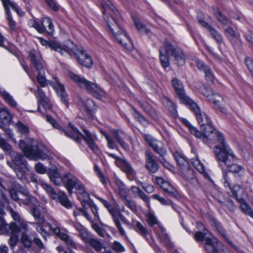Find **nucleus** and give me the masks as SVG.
Wrapping results in <instances>:
<instances>
[{"label":"nucleus","mask_w":253,"mask_h":253,"mask_svg":"<svg viewBox=\"0 0 253 253\" xmlns=\"http://www.w3.org/2000/svg\"><path fill=\"white\" fill-rule=\"evenodd\" d=\"M55 89L61 101L65 104L67 107L68 108L69 106L68 95L66 92L64 85L57 83V85Z\"/></svg>","instance_id":"22"},{"label":"nucleus","mask_w":253,"mask_h":253,"mask_svg":"<svg viewBox=\"0 0 253 253\" xmlns=\"http://www.w3.org/2000/svg\"><path fill=\"white\" fill-rule=\"evenodd\" d=\"M16 126L19 131L21 133H28L29 132V129L28 126L19 121L16 123Z\"/></svg>","instance_id":"53"},{"label":"nucleus","mask_w":253,"mask_h":253,"mask_svg":"<svg viewBox=\"0 0 253 253\" xmlns=\"http://www.w3.org/2000/svg\"><path fill=\"white\" fill-rule=\"evenodd\" d=\"M228 188L231 190L232 196L235 198L238 202L239 201L240 199H244L241 197V195L244 193V189L241 185L238 184L236 185L233 182V185Z\"/></svg>","instance_id":"26"},{"label":"nucleus","mask_w":253,"mask_h":253,"mask_svg":"<svg viewBox=\"0 0 253 253\" xmlns=\"http://www.w3.org/2000/svg\"><path fill=\"white\" fill-rule=\"evenodd\" d=\"M48 6L54 11H57L59 7L55 0H45Z\"/></svg>","instance_id":"60"},{"label":"nucleus","mask_w":253,"mask_h":253,"mask_svg":"<svg viewBox=\"0 0 253 253\" xmlns=\"http://www.w3.org/2000/svg\"><path fill=\"white\" fill-rule=\"evenodd\" d=\"M150 147L160 157H165L167 154V151L161 141L157 140L154 143L151 144Z\"/></svg>","instance_id":"23"},{"label":"nucleus","mask_w":253,"mask_h":253,"mask_svg":"<svg viewBox=\"0 0 253 253\" xmlns=\"http://www.w3.org/2000/svg\"><path fill=\"white\" fill-rule=\"evenodd\" d=\"M62 181L64 183V185L70 195L73 193V189L74 188L78 191L83 189V185L81 182L76 177H72L70 173H66L62 177Z\"/></svg>","instance_id":"10"},{"label":"nucleus","mask_w":253,"mask_h":253,"mask_svg":"<svg viewBox=\"0 0 253 253\" xmlns=\"http://www.w3.org/2000/svg\"><path fill=\"white\" fill-rule=\"evenodd\" d=\"M80 237L84 241L85 243L90 238H89L88 233H87L86 229L84 227L79 232Z\"/></svg>","instance_id":"63"},{"label":"nucleus","mask_w":253,"mask_h":253,"mask_svg":"<svg viewBox=\"0 0 253 253\" xmlns=\"http://www.w3.org/2000/svg\"><path fill=\"white\" fill-rule=\"evenodd\" d=\"M138 104L142 109L143 111L152 119L155 121L158 119L157 112L150 104L146 101L141 100L138 101Z\"/></svg>","instance_id":"16"},{"label":"nucleus","mask_w":253,"mask_h":253,"mask_svg":"<svg viewBox=\"0 0 253 253\" xmlns=\"http://www.w3.org/2000/svg\"><path fill=\"white\" fill-rule=\"evenodd\" d=\"M214 155L220 167L223 165L227 167L226 169L222 170L225 187H230L233 185V177L238 181L243 179L245 169L243 166L233 163L236 157L229 145H224L222 148L216 147Z\"/></svg>","instance_id":"1"},{"label":"nucleus","mask_w":253,"mask_h":253,"mask_svg":"<svg viewBox=\"0 0 253 253\" xmlns=\"http://www.w3.org/2000/svg\"><path fill=\"white\" fill-rule=\"evenodd\" d=\"M123 202L124 204L133 211H137V207L133 201L127 199L126 195L124 197Z\"/></svg>","instance_id":"46"},{"label":"nucleus","mask_w":253,"mask_h":253,"mask_svg":"<svg viewBox=\"0 0 253 253\" xmlns=\"http://www.w3.org/2000/svg\"><path fill=\"white\" fill-rule=\"evenodd\" d=\"M36 171L39 173L43 174L46 172V168L42 163L39 162L35 165Z\"/></svg>","instance_id":"64"},{"label":"nucleus","mask_w":253,"mask_h":253,"mask_svg":"<svg viewBox=\"0 0 253 253\" xmlns=\"http://www.w3.org/2000/svg\"><path fill=\"white\" fill-rule=\"evenodd\" d=\"M69 127L72 129V131L76 133L77 134L81 136L82 138L84 140L88 147L94 153H98L99 152V149L97 144L94 142L93 134L87 129L84 128L83 131L84 135L82 133L80 130L75 127L72 123H69Z\"/></svg>","instance_id":"9"},{"label":"nucleus","mask_w":253,"mask_h":253,"mask_svg":"<svg viewBox=\"0 0 253 253\" xmlns=\"http://www.w3.org/2000/svg\"><path fill=\"white\" fill-rule=\"evenodd\" d=\"M46 121L49 123L55 128L60 129L59 125L56 122V120L53 119L51 115H47L46 116Z\"/></svg>","instance_id":"62"},{"label":"nucleus","mask_w":253,"mask_h":253,"mask_svg":"<svg viewBox=\"0 0 253 253\" xmlns=\"http://www.w3.org/2000/svg\"><path fill=\"white\" fill-rule=\"evenodd\" d=\"M28 56L31 65L37 72L44 70V62L38 51L32 49L29 51Z\"/></svg>","instance_id":"13"},{"label":"nucleus","mask_w":253,"mask_h":253,"mask_svg":"<svg viewBox=\"0 0 253 253\" xmlns=\"http://www.w3.org/2000/svg\"><path fill=\"white\" fill-rule=\"evenodd\" d=\"M81 204L84 208H85V205H87L90 208L92 212L94 214L95 217L97 218V220L99 221H100L99 215L98 213V208L92 200H89V201L86 200H83L81 202Z\"/></svg>","instance_id":"33"},{"label":"nucleus","mask_w":253,"mask_h":253,"mask_svg":"<svg viewBox=\"0 0 253 253\" xmlns=\"http://www.w3.org/2000/svg\"><path fill=\"white\" fill-rule=\"evenodd\" d=\"M212 38L219 43H222L223 38L221 35L213 28L210 32Z\"/></svg>","instance_id":"50"},{"label":"nucleus","mask_w":253,"mask_h":253,"mask_svg":"<svg viewBox=\"0 0 253 253\" xmlns=\"http://www.w3.org/2000/svg\"><path fill=\"white\" fill-rule=\"evenodd\" d=\"M57 198L61 204L66 208H71L72 206L71 202L69 201L65 193L59 192L57 194Z\"/></svg>","instance_id":"32"},{"label":"nucleus","mask_w":253,"mask_h":253,"mask_svg":"<svg viewBox=\"0 0 253 253\" xmlns=\"http://www.w3.org/2000/svg\"><path fill=\"white\" fill-rule=\"evenodd\" d=\"M8 192L11 198L15 202L19 203L21 201V199H20L18 196V189L11 188L8 190Z\"/></svg>","instance_id":"52"},{"label":"nucleus","mask_w":253,"mask_h":253,"mask_svg":"<svg viewBox=\"0 0 253 253\" xmlns=\"http://www.w3.org/2000/svg\"><path fill=\"white\" fill-rule=\"evenodd\" d=\"M152 198L158 200L163 205H172L173 202L171 200H167L164 198L161 197L158 194H154Z\"/></svg>","instance_id":"51"},{"label":"nucleus","mask_w":253,"mask_h":253,"mask_svg":"<svg viewBox=\"0 0 253 253\" xmlns=\"http://www.w3.org/2000/svg\"><path fill=\"white\" fill-rule=\"evenodd\" d=\"M196 87L199 90V91L203 95L209 98L213 93V90L211 88L208 87L205 84L201 82L196 83Z\"/></svg>","instance_id":"31"},{"label":"nucleus","mask_w":253,"mask_h":253,"mask_svg":"<svg viewBox=\"0 0 253 253\" xmlns=\"http://www.w3.org/2000/svg\"><path fill=\"white\" fill-rule=\"evenodd\" d=\"M168 188H165L164 185L162 186V188L163 190L167 192L170 197L174 198L176 200H179L181 198V196L178 193L177 190L172 186L170 183L169 185H167Z\"/></svg>","instance_id":"34"},{"label":"nucleus","mask_w":253,"mask_h":253,"mask_svg":"<svg viewBox=\"0 0 253 253\" xmlns=\"http://www.w3.org/2000/svg\"><path fill=\"white\" fill-rule=\"evenodd\" d=\"M212 9L214 15L220 24L224 26H229L232 24V21L223 14L218 7L213 6Z\"/></svg>","instance_id":"18"},{"label":"nucleus","mask_w":253,"mask_h":253,"mask_svg":"<svg viewBox=\"0 0 253 253\" xmlns=\"http://www.w3.org/2000/svg\"><path fill=\"white\" fill-rule=\"evenodd\" d=\"M113 136L116 140L120 144L121 147L126 150H129V145L123 140L119 134L118 130H114L112 131Z\"/></svg>","instance_id":"37"},{"label":"nucleus","mask_w":253,"mask_h":253,"mask_svg":"<svg viewBox=\"0 0 253 253\" xmlns=\"http://www.w3.org/2000/svg\"><path fill=\"white\" fill-rule=\"evenodd\" d=\"M132 110L133 111V113H132V115L137 121L141 124H143L144 123H146L148 124V121L147 119L143 115H142L140 112L138 111L134 107L132 106Z\"/></svg>","instance_id":"39"},{"label":"nucleus","mask_w":253,"mask_h":253,"mask_svg":"<svg viewBox=\"0 0 253 253\" xmlns=\"http://www.w3.org/2000/svg\"><path fill=\"white\" fill-rule=\"evenodd\" d=\"M68 76L80 88L85 89L88 93L97 97L103 96L104 94L103 90L99 87L96 84L90 82L72 72H69Z\"/></svg>","instance_id":"6"},{"label":"nucleus","mask_w":253,"mask_h":253,"mask_svg":"<svg viewBox=\"0 0 253 253\" xmlns=\"http://www.w3.org/2000/svg\"><path fill=\"white\" fill-rule=\"evenodd\" d=\"M164 47L165 49V53L167 55H170L178 47L173 45L171 42L168 39L165 40Z\"/></svg>","instance_id":"40"},{"label":"nucleus","mask_w":253,"mask_h":253,"mask_svg":"<svg viewBox=\"0 0 253 253\" xmlns=\"http://www.w3.org/2000/svg\"><path fill=\"white\" fill-rule=\"evenodd\" d=\"M106 208L108 210L109 213L111 215L112 217L113 220V221L114 222L115 225L116 226L121 235L122 236H125V235H126L125 231L124 230V229L123 228V227H122L121 224L119 222V221H118V219H117V218L116 217V211H115V208L110 204H109L108 205H107Z\"/></svg>","instance_id":"21"},{"label":"nucleus","mask_w":253,"mask_h":253,"mask_svg":"<svg viewBox=\"0 0 253 253\" xmlns=\"http://www.w3.org/2000/svg\"><path fill=\"white\" fill-rule=\"evenodd\" d=\"M8 224H7L4 218L0 216V234H6L7 232V228Z\"/></svg>","instance_id":"55"},{"label":"nucleus","mask_w":253,"mask_h":253,"mask_svg":"<svg viewBox=\"0 0 253 253\" xmlns=\"http://www.w3.org/2000/svg\"><path fill=\"white\" fill-rule=\"evenodd\" d=\"M160 52V60L161 64L162 67L166 69L169 66V55H167L166 53L164 54L161 49H159Z\"/></svg>","instance_id":"41"},{"label":"nucleus","mask_w":253,"mask_h":253,"mask_svg":"<svg viewBox=\"0 0 253 253\" xmlns=\"http://www.w3.org/2000/svg\"><path fill=\"white\" fill-rule=\"evenodd\" d=\"M19 242V237L17 235H11L9 240L8 244L12 250L17 245Z\"/></svg>","instance_id":"57"},{"label":"nucleus","mask_w":253,"mask_h":253,"mask_svg":"<svg viewBox=\"0 0 253 253\" xmlns=\"http://www.w3.org/2000/svg\"><path fill=\"white\" fill-rule=\"evenodd\" d=\"M238 202L240 204V208L243 212L252 217L253 215V210L246 202V200L244 199H240Z\"/></svg>","instance_id":"36"},{"label":"nucleus","mask_w":253,"mask_h":253,"mask_svg":"<svg viewBox=\"0 0 253 253\" xmlns=\"http://www.w3.org/2000/svg\"><path fill=\"white\" fill-rule=\"evenodd\" d=\"M224 30V33L226 37L230 42L234 48L236 49L239 41V34H237L235 31L230 25Z\"/></svg>","instance_id":"15"},{"label":"nucleus","mask_w":253,"mask_h":253,"mask_svg":"<svg viewBox=\"0 0 253 253\" xmlns=\"http://www.w3.org/2000/svg\"><path fill=\"white\" fill-rule=\"evenodd\" d=\"M205 129L201 128L200 131L197 129V133L195 136L203 141L207 145L211 146L213 143L217 142L213 148V153L215 154V148L218 146L221 148L223 146L228 145L223 134L216 130L212 126V123L204 126Z\"/></svg>","instance_id":"4"},{"label":"nucleus","mask_w":253,"mask_h":253,"mask_svg":"<svg viewBox=\"0 0 253 253\" xmlns=\"http://www.w3.org/2000/svg\"><path fill=\"white\" fill-rule=\"evenodd\" d=\"M86 243L92 247L96 252H100L102 249V244L96 239L90 238Z\"/></svg>","instance_id":"42"},{"label":"nucleus","mask_w":253,"mask_h":253,"mask_svg":"<svg viewBox=\"0 0 253 253\" xmlns=\"http://www.w3.org/2000/svg\"><path fill=\"white\" fill-rule=\"evenodd\" d=\"M173 157L180 168L183 177L185 179L191 178L193 175V169L186 157L178 152H175L173 154Z\"/></svg>","instance_id":"8"},{"label":"nucleus","mask_w":253,"mask_h":253,"mask_svg":"<svg viewBox=\"0 0 253 253\" xmlns=\"http://www.w3.org/2000/svg\"><path fill=\"white\" fill-rule=\"evenodd\" d=\"M47 174L50 180L55 185H59L60 184L62 177H60V174L57 169H49L47 171Z\"/></svg>","instance_id":"29"},{"label":"nucleus","mask_w":253,"mask_h":253,"mask_svg":"<svg viewBox=\"0 0 253 253\" xmlns=\"http://www.w3.org/2000/svg\"><path fill=\"white\" fill-rule=\"evenodd\" d=\"M145 168L150 172L155 173L159 169L160 166L151 151L145 152Z\"/></svg>","instance_id":"14"},{"label":"nucleus","mask_w":253,"mask_h":253,"mask_svg":"<svg viewBox=\"0 0 253 253\" xmlns=\"http://www.w3.org/2000/svg\"><path fill=\"white\" fill-rule=\"evenodd\" d=\"M146 217L147 222L151 227H153L154 225L158 224V220L152 213H148Z\"/></svg>","instance_id":"56"},{"label":"nucleus","mask_w":253,"mask_h":253,"mask_svg":"<svg viewBox=\"0 0 253 253\" xmlns=\"http://www.w3.org/2000/svg\"><path fill=\"white\" fill-rule=\"evenodd\" d=\"M42 188L46 190V192L49 195L51 198L55 200L57 198V193L49 185L46 183H43L42 185Z\"/></svg>","instance_id":"44"},{"label":"nucleus","mask_w":253,"mask_h":253,"mask_svg":"<svg viewBox=\"0 0 253 253\" xmlns=\"http://www.w3.org/2000/svg\"><path fill=\"white\" fill-rule=\"evenodd\" d=\"M136 225V231L142 236H145L148 234L146 228H145L140 222H137Z\"/></svg>","instance_id":"59"},{"label":"nucleus","mask_w":253,"mask_h":253,"mask_svg":"<svg viewBox=\"0 0 253 253\" xmlns=\"http://www.w3.org/2000/svg\"><path fill=\"white\" fill-rule=\"evenodd\" d=\"M38 96L39 98V100H38V111L40 112L41 111L40 105H42L45 109L48 108L49 107V105L48 102V99L46 97L44 92L41 88H38Z\"/></svg>","instance_id":"25"},{"label":"nucleus","mask_w":253,"mask_h":253,"mask_svg":"<svg viewBox=\"0 0 253 253\" xmlns=\"http://www.w3.org/2000/svg\"><path fill=\"white\" fill-rule=\"evenodd\" d=\"M60 129L62 132H64L65 133L67 136L72 138L78 143H80L81 139L77 135L76 133L64 128H61Z\"/></svg>","instance_id":"45"},{"label":"nucleus","mask_w":253,"mask_h":253,"mask_svg":"<svg viewBox=\"0 0 253 253\" xmlns=\"http://www.w3.org/2000/svg\"><path fill=\"white\" fill-rule=\"evenodd\" d=\"M171 84L182 103L187 106L193 101L189 96L186 95L183 84L180 80L176 78H173L171 81Z\"/></svg>","instance_id":"12"},{"label":"nucleus","mask_w":253,"mask_h":253,"mask_svg":"<svg viewBox=\"0 0 253 253\" xmlns=\"http://www.w3.org/2000/svg\"><path fill=\"white\" fill-rule=\"evenodd\" d=\"M136 28L142 34H147L150 32L149 29H147L146 25L142 24L139 21H135Z\"/></svg>","instance_id":"48"},{"label":"nucleus","mask_w":253,"mask_h":253,"mask_svg":"<svg viewBox=\"0 0 253 253\" xmlns=\"http://www.w3.org/2000/svg\"><path fill=\"white\" fill-rule=\"evenodd\" d=\"M169 55L174 57V60L177 62V64L178 66H182L185 64V55L183 50L180 47H177V49Z\"/></svg>","instance_id":"24"},{"label":"nucleus","mask_w":253,"mask_h":253,"mask_svg":"<svg viewBox=\"0 0 253 253\" xmlns=\"http://www.w3.org/2000/svg\"><path fill=\"white\" fill-rule=\"evenodd\" d=\"M195 63L198 70L201 71H203L204 73L210 68L209 66L206 65L200 59H196L195 60Z\"/></svg>","instance_id":"49"},{"label":"nucleus","mask_w":253,"mask_h":253,"mask_svg":"<svg viewBox=\"0 0 253 253\" xmlns=\"http://www.w3.org/2000/svg\"><path fill=\"white\" fill-rule=\"evenodd\" d=\"M20 241L25 248L29 249L32 246V240L30 238L28 235L25 233H22Z\"/></svg>","instance_id":"43"},{"label":"nucleus","mask_w":253,"mask_h":253,"mask_svg":"<svg viewBox=\"0 0 253 253\" xmlns=\"http://www.w3.org/2000/svg\"><path fill=\"white\" fill-rule=\"evenodd\" d=\"M37 81L41 87H44L47 85L46 80L44 76V71H38Z\"/></svg>","instance_id":"47"},{"label":"nucleus","mask_w":253,"mask_h":253,"mask_svg":"<svg viewBox=\"0 0 253 253\" xmlns=\"http://www.w3.org/2000/svg\"><path fill=\"white\" fill-rule=\"evenodd\" d=\"M132 194L135 196H137L142 199L147 204L149 205L150 203V198L148 197L139 187L132 186L131 187Z\"/></svg>","instance_id":"27"},{"label":"nucleus","mask_w":253,"mask_h":253,"mask_svg":"<svg viewBox=\"0 0 253 253\" xmlns=\"http://www.w3.org/2000/svg\"><path fill=\"white\" fill-rule=\"evenodd\" d=\"M208 230L204 227L203 231H197L194 234V238L198 242L205 241V249L208 253H219L218 250V240L206 237Z\"/></svg>","instance_id":"7"},{"label":"nucleus","mask_w":253,"mask_h":253,"mask_svg":"<svg viewBox=\"0 0 253 253\" xmlns=\"http://www.w3.org/2000/svg\"><path fill=\"white\" fill-rule=\"evenodd\" d=\"M211 221L212 224L216 228V230L218 232V233L222 236V237L226 241H228L229 238L227 236L225 230H224L220 222H218L215 218H212L211 219Z\"/></svg>","instance_id":"38"},{"label":"nucleus","mask_w":253,"mask_h":253,"mask_svg":"<svg viewBox=\"0 0 253 253\" xmlns=\"http://www.w3.org/2000/svg\"><path fill=\"white\" fill-rule=\"evenodd\" d=\"M27 227L28 225L23 222L20 223V226H19L16 223L12 222L8 224L7 228V232L6 234L17 235L20 232L21 229L27 230Z\"/></svg>","instance_id":"20"},{"label":"nucleus","mask_w":253,"mask_h":253,"mask_svg":"<svg viewBox=\"0 0 253 253\" xmlns=\"http://www.w3.org/2000/svg\"><path fill=\"white\" fill-rule=\"evenodd\" d=\"M107 10L111 12L110 19L107 21L109 29L118 42L126 47V41L130 42V40L121 26L120 13L114 5L108 7Z\"/></svg>","instance_id":"5"},{"label":"nucleus","mask_w":253,"mask_h":253,"mask_svg":"<svg viewBox=\"0 0 253 253\" xmlns=\"http://www.w3.org/2000/svg\"><path fill=\"white\" fill-rule=\"evenodd\" d=\"M0 148L6 152H9L11 150V146L2 138L0 139Z\"/></svg>","instance_id":"58"},{"label":"nucleus","mask_w":253,"mask_h":253,"mask_svg":"<svg viewBox=\"0 0 253 253\" xmlns=\"http://www.w3.org/2000/svg\"><path fill=\"white\" fill-rule=\"evenodd\" d=\"M83 109L86 113L88 118L90 119H93V115L96 110L95 105L93 101L92 100H87L83 102Z\"/></svg>","instance_id":"19"},{"label":"nucleus","mask_w":253,"mask_h":253,"mask_svg":"<svg viewBox=\"0 0 253 253\" xmlns=\"http://www.w3.org/2000/svg\"><path fill=\"white\" fill-rule=\"evenodd\" d=\"M62 239L65 242L66 245L68 246L69 249H70V248H76L75 243L69 235L64 234L62 236Z\"/></svg>","instance_id":"54"},{"label":"nucleus","mask_w":253,"mask_h":253,"mask_svg":"<svg viewBox=\"0 0 253 253\" xmlns=\"http://www.w3.org/2000/svg\"><path fill=\"white\" fill-rule=\"evenodd\" d=\"M182 122L189 128L191 133L195 136V133H197V128L192 126L186 119H182Z\"/></svg>","instance_id":"61"},{"label":"nucleus","mask_w":253,"mask_h":253,"mask_svg":"<svg viewBox=\"0 0 253 253\" xmlns=\"http://www.w3.org/2000/svg\"><path fill=\"white\" fill-rule=\"evenodd\" d=\"M41 34L46 33L52 36L54 32V26L51 18L44 17L41 20Z\"/></svg>","instance_id":"17"},{"label":"nucleus","mask_w":253,"mask_h":253,"mask_svg":"<svg viewBox=\"0 0 253 253\" xmlns=\"http://www.w3.org/2000/svg\"><path fill=\"white\" fill-rule=\"evenodd\" d=\"M18 146L22 154L13 151L10 154L11 159L18 168L24 171L28 168V163L24 156L30 160H45L47 157V149L44 145L34 139L25 138L19 141Z\"/></svg>","instance_id":"2"},{"label":"nucleus","mask_w":253,"mask_h":253,"mask_svg":"<svg viewBox=\"0 0 253 253\" xmlns=\"http://www.w3.org/2000/svg\"><path fill=\"white\" fill-rule=\"evenodd\" d=\"M187 106L195 114L197 122L200 125V129H205L204 126L212 123L210 118L207 114L201 113L200 108L194 101Z\"/></svg>","instance_id":"11"},{"label":"nucleus","mask_w":253,"mask_h":253,"mask_svg":"<svg viewBox=\"0 0 253 253\" xmlns=\"http://www.w3.org/2000/svg\"><path fill=\"white\" fill-rule=\"evenodd\" d=\"M120 167L127 176L132 175L134 173V170L131 165L124 159L120 162Z\"/></svg>","instance_id":"30"},{"label":"nucleus","mask_w":253,"mask_h":253,"mask_svg":"<svg viewBox=\"0 0 253 253\" xmlns=\"http://www.w3.org/2000/svg\"><path fill=\"white\" fill-rule=\"evenodd\" d=\"M31 211L32 215L35 219L38 221L37 224L41 225L43 224L45 221L44 217V215L41 213L40 209L37 206H34L32 207Z\"/></svg>","instance_id":"28"},{"label":"nucleus","mask_w":253,"mask_h":253,"mask_svg":"<svg viewBox=\"0 0 253 253\" xmlns=\"http://www.w3.org/2000/svg\"><path fill=\"white\" fill-rule=\"evenodd\" d=\"M39 40L42 45L59 52L61 55H63L65 52L70 55L74 54L79 64L83 67L90 69L93 66V61L91 55L87 54V51L84 49H82L80 50L70 40H66L63 45L58 42L46 40L43 38H40Z\"/></svg>","instance_id":"3"},{"label":"nucleus","mask_w":253,"mask_h":253,"mask_svg":"<svg viewBox=\"0 0 253 253\" xmlns=\"http://www.w3.org/2000/svg\"><path fill=\"white\" fill-rule=\"evenodd\" d=\"M26 206H37L39 204L38 200L31 194L25 197L24 199H21V201Z\"/></svg>","instance_id":"35"}]
</instances>
